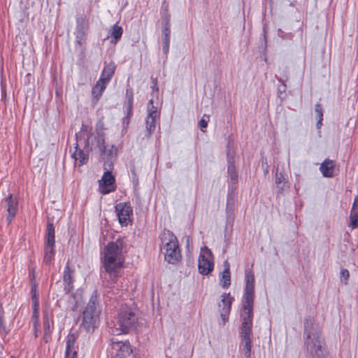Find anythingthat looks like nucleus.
I'll use <instances>...</instances> for the list:
<instances>
[{
  "label": "nucleus",
  "instance_id": "f257e3e1",
  "mask_svg": "<svg viewBox=\"0 0 358 358\" xmlns=\"http://www.w3.org/2000/svg\"><path fill=\"white\" fill-rule=\"evenodd\" d=\"M255 298V275L252 270L245 271V287L243 295V322L241 327V338H249L252 333L253 306Z\"/></svg>",
  "mask_w": 358,
  "mask_h": 358
},
{
  "label": "nucleus",
  "instance_id": "f03ea898",
  "mask_svg": "<svg viewBox=\"0 0 358 358\" xmlns=\"http://www.w3.org/2000/svg\"><path fill=\"white\" fill-rule=\"evenodd\" d=\"M123 247L124 241L119 238L115 242L109 243L104 248L103 266L113 283L116 282L118 277L117 269L122 266Z\"/></svg>",
  "mask_w": 358,
  "mask_h": 358
},
{
  "label": "nucleus",
  "instance_id": "7ed1b4c3",
  "mask_svg": "<svg viewBox=\"0 0 358 358\" xmlns=\"http://www.w3.org/2000/svg\"><path fill=\"white\" fill-rule=\"evenodd\" d=\"M313 319H306L304 323L305 343L309 358H327L324 343L317 328L313 327Z\"/></svg>",
  "mask_w": 358,
  "mask_h": 358
},
{
  "label": "nucleus",
  "instance_id": "20e7f679",
  "mask_svg": "<svg viewBox=\"0 0 358 358\" xmlns=\"http://www.w3.org/2000/svg\"><path fill=\"white\" fill-rule=\"evenodd\" d=\"M138 322L136 310L128 306H122L117 315V324L110 328V333L117 336L128 334L136 329Z\"/></svg>",
  "mask_w": 358,
  "mask_h": 358
},
{
  "label": "nucleus",
  "instance_id": "39448f33",
  "mask_svg": "<svg viewBox=\"0 0 358 358\" xmlns=\"http://www.w3.org/2000/svg\"><path fill=\"white\" fill-rule=\"evenodd\" d=\"M101 308L96 301V295L92 294L83 312L81 327L92 333L98 327Z\"/></svg>",
  "mask_w": 358,
  "mask_h": 358
},
{
  "label": "nucleus",
  "instance_id": "423d86ee",
  "mask_svg": "<svg viewBox=\"0 0 358 358\" xmlns=\"http://www.w3.org/2000/svg\"><path fill=\"white\" fill-rule=\"evenodd\" d=\"M160 238L162 245L161 250L165 260L172 264L177 263L181 258L177 238L172 232L167 231L161 234Z\"/></svg>",
  "mask_w": 358,
  "mask_h": 358
},
{
  "label": "nucleus",
  "instance_id": "0eeeda50",
  "mask_svg": "<svg viewBox=\"0 0 358 358\" xmlns=\"http://www.w3.org/2000/svg\"><path fill=\"white\" fill-rule=\"evenodd\" d=\"M75 277V271L69 266V262L66 263L63 272V285L59 282H56L55 285L52 287V289L57 292L58 297H62L64 294L70 293L73 289V282Z\"/></svg>",
  "mask_w": 358,
  "mask_h": 358
},
{
  "label": "nucleus",
  "instance_id": "6e6552de",
  "mask_svg": "<svg viewBox=\"0 0 358 358\" xmlns=\"http://www.w3.org/2000/svg\"><path fill=\"white\" fill-rule=\"evenodd\" d=\"M214 268L213 255L207 247L201 249L198 259L199 271L202 275H208L213 271Z\"/></svg>",
  "mask_w": 358,
  "mask_h": 358
},
{
  "label": "nucleus",
  "instance_id": "1a4fd4ad",
  "mask_svg": "<svg viewBox=\"0 0 358 358\" xmlns=\"http://www.w3.org/2000/svg\"><path fill=\"white\" fill-rule=\"evenodd\" d=\"M45 238L44 262L46 264H48L51 262L55 255V227L53 224L49 222L47 224Z\"/></svg>",
  "mask_w": 358,
  "mask_h": 358
},
{
  "label": "nucleus",
  "instance_id": "9d476101",
  "mask_svg": "<svg viewBox=\"0 0 358 358\" xmlns=\"http://www.w3.org/2000/svg\"><path fill=\"white\" fill-rule=\"evenodd\" d=\"M104 169L106 171L104 172L101 180L99 181V189L103 194H106L115 190V178L110 172L111 169H109V167L107 168L106 166Z\"/></svg>",
  "mask_w": 358,
  "mask_h": 358
},
{
  "label": "nucleus",
  "instance_id": "9b49d317",
  "mask_svg": "<svg viewBox=\"0 0 358 358\" xmlns=\"http://www.w3.org/2000/svg\"><path fill=\"white\" fill-rule=\"evenodd\" d=\"M115 208L120 224L122 226H127L131 222V216L132 215V208L130 205L126 203H119Z\"/></svg>",
  "mask_w": 358,
  "mask_h": 358
},
{
  "label": "nucleus",
  "instance_id": "f8f14e48",
  "mask_svg": "<svg viewBox=\"0 0 358 358\" xmlns=\"http://www.w3.org/2000/svg\"><path fill=\"white\" fill-rule=\"evenodd\" d=\"M111 345L113 349L118 351L117 355L120 358H126L132 353V350L128 343H123L122 341L112 338Z\"/></svg>",
  "mask_w": 358,
  "mask_h": 358
},
{
  "label": "nucleus",
  "instance_id": "ddd939ff",
  "mask_svg": "<svg viewBox=\"0 0 358 358\" xmlns=\"http://www.w3.org/2000/svg\"><path fill=\"white\" fill-rule=\"evenodd\" d=\"M6 203H7V212L8 215L6 220L8 224H10L13 219L15 217L17 210H18V202L16 199L13 197V195L10 194L6 199Z\"/></svg>",
  "mask_w": 358,
  "mask_h": 358
},
{
  "label": "nucleus",
  "instance_id": "4468645a",
  "mask_svg": "<svg viewBox=\"0 0 358 358\" xmlns=\"http://www.w3.org/2000/svg\"><path fill=\"white\" fill-rule=\"evenodd\" d=\"M77 335L75 333H70L66 338V357L77 356L76 343Z\"/></svg>",
  "mask_w": 358,
  "mask_h": 358
},
{
  "label": "nucleus",
  "instance_id": "2eb2a0df",
  "mask_svg": "<svg viewBox=\"0 0 358 358\" xmlns=\"http://www.w3.org/2000/svg\"><path fill=\"white\" fill-rule=\"evenodd\" d=\"M224 269L220 274V282L222 288H228L231 285L230 265L227 261L224 262Z\"/></svg>",
  "mask_w": 358,
  "mask_h": 358
},
{
  "label": "nucleus",
  "instance_id": "dca6fc26",
  "mask_svg": "<svg viewBox=\"0 0 358 358\" xmlns=\"http://www.w3.org/2000/svg\"><path fill=\"white\" fill-rule=\"evenodd\" d=\"M115 69L116 66L113 62L106 64L102 71L99 80H101V81L105 82V83H108L115 73Z\"/></svg>",
  "mask_w": 358,
  "mask_h": 358
},
{
  "label": "nucleus",
  "instance_id": "f3484780",
  "mask_svg": "<svg viewBox=\"0 0 358 358\" xmlns=\"http://www.w3.org/2000/svg\"><path fill=\"white\" fill-rule=\"evenodd\" d=\"M283 76L285 78L282 79V78H278L279 83L280 84L278 87V96L281 100H284L287 97L286 93V81L289 79V72L287 68L282 70Z\"/></svg>",
  "mask_w": 358,
  "mask_h": 358
},
{
  "label": "nucleus",
  "instance_id": "a211bd4d",
  "mask_svg": "<svg viewBox=\"0 0 358 358\" xmlns=\"http://www.w3.org/2000/svg\"><path fill=\"white\" fill-rule=\"evenodd\" d=\"M320 170L324 177L331 178L333 176L334 170V162L333 160L325 159L320 165Z\"/></svg>",
  "mask_w": 358,
  "mask_h": 358
},
{
  "label": "nucleus",
  "instance_id": "6ab92c4d",
  "mask_svg": "<svg viewBox=\"0 0 358 358\" xmlns=\"http://www.w3.org/2000/svg\"><path fill=\"white\" fill-rule=\"evenodd\" d=\"M74 148L75 151L71 154V157L75 161H78V166L85 164L88 159L87 155L85 154L84 152L78 148V143H76Z\"/></svg>",
  "mask_w": 358,
  "mask_h": 358
},
{
  "label": "nucleus",
  "instance_id": "aec40b11",
  "mask_svg": "<svg viewBox=\"0 0 358 358\" xmlns=\"http://www.w3.org/2000/svg\"><path fill=\"white\" fill-rule=\"evenodd\" d=\"M221 297V302L218 304L220 310H225V313H229L234 298L231 296L230 293H224L222 294Z\"/></svg>",
  "mask_w": 358,
  "mask_h": 358
},
{
  "label": "nucleus",
  "instance_id": "412c9836",
  "mask_svg": "<svg viewBox=\"0 0 358 358\" xmlns=\"http://www.w3.org/2000/svg\"><path fill=\"white\" fill-rule=\"evenodd\" d=\"M350 227L355 229L358 226V196H356L350 213Z\"/></svg>",
  "mask_w": 358,
  "mask_h": 358
},
{
  "label": "nucleus",
  "instance_id": "4be33fe9",
  "mask_svg": "<svg viewBox=\"0 0 358 358\" xmlns=\"http://www.w3.org/2000/svg\"><path fill=\"white\" fill-rule=\"evenodd\" d=\"M126 98L127 99V103L125 104L126 110H127V117L130 118L132 115V109H133V100H134V94L133 90L131 89H127L126 90Z\"/></svg>",
  "mask_w": 358,
  "mask_h": 358
},
{
  "label": "nucleus",
  "instance_id": "5701e85b",
  "mask_svg": "<svg viewBox=\"0 0 358 358\" xmlns=\"http://www.w3.org/2000/svg\"><path fill=\"white\" fill-rule=\"evenodd\" d=\"M107 84L108 83H105V82L101 81V80L99 79L92 90V94L93 97L99 99L106 89Z\"/></svg>",
  "mask_w": 358,
  "mask_h": 358
},
{
  "label": "nucleus",
  "instance_id": "b1692460",
  "mask_svg": "<svg viewBox=\"0 0 358 358\" xmlns=\"http://www.w3.org/2000/svg\"><path fill=\"white\" fill-rule=\"evenodd\" d=\"M240 348L243 352V354L246 358H250L251 355V338H241V342Z\"/></svg>",
  "mask_w": 358,
  "mask_h": 358
},
{
  "label": "nucleus",
  "instance_id": "393cba45",
  "mask_svg": "<svg viewBox=\"0 0 358 358\" xmlns=\"http://www.w3.org/2000/svg\"><path fill=\"white\" fill-rule=\"evenodd\" d=\"M156 119L157 118H154V117H149V116L146 117L145 128H146V131H147V134H146L147 137H150V135L155 130V128H156V124H155Z\"/></svg>",
  "mask_w": 358,
  "mask_h": 358
},
{
  "label": "nucleus",
  "instance_id": "a878e982",
  "mask_svg": "<svg viewBox=\"0 0 358 358\" xmlns=\"http://www.w3.org/2000/svg\"><path fill=\"white\" fill-rule=\"evenodd\" d=\"M77 35L76 37L82 38L84 36V29L86 27V20L83 17H79L77 18Z\"/></svg>",
  "mask_w": 358,
  "mask_h": 358
},
{
  "label": "nucleus",
  "instance_id": "bb28decb",
  "mask_svg": "<svg viewBox=\"0 0 358 358\" xmlns=\"http://www.w3.org/2000/svg\"><path fill=\"white\" fill-rule=\"evenodd\" d=\"M148 115L149 117H154V118H157L159 116V113L157 111V108L153 106V100H150L148 105Z\"/></svg>",
  "mask_w": 358,
  "mask_h": 358
},
{
  "label": "nucleus",
  "instance_id": "cd10ccee",
  "mask_svg": "<svg viewBox=\"0 0 358 358\" xmlns=\"http://www.w3.org/2000/svg\"><path fill=\"white\" fill-rule=\"evenodd\" d=\"M228 173L230 176L231 181L236 183L238 180V174L236 171V168L234 164L229 162L228 166Z\"/></svg>",
  "mask_w": 358,
  "mask_h": 358
},
{
  "label": "nucleus",
  "instance_id": "c85d7f7f",
  "mask_svg": "<svg viewBox=\"0 0 358 358\" xmlns=\"http://www.w3.org/2000/svg\"><path fill=\"white\" fill-rule=\"evenodd\" d=\"M122 32V28L118 26L117 24L113 26L111 35L116 41L121 38Z\"/></svg>",
  "mask_w": 358,
  "mask_h": 358
},
{
  "label": "nucleus",
  "instance_id": "c756f323",
  "mask_svg": "<svg viewBox=\"0 0 358 358\" xmlns=\"http://www.w3.org/2000/svg\"><path fill=\"white\" fill-rule=\"evenodd\" d=\"M169 17H166L163 20V37H169L171 35V29L169 24Z\"/></svg>",
  "mask_w": 358,
  "mask_h": 358
},
{
  "label": "nucleus",
  "instance_id": "7c9ffc66",
  "mask_svg": "<svg viewBox=\"0 0 358 358\" xmlns=\"http://www.w3.org/2000/svg\"><path fill=\"white\" fill-rule=\"evenodd\" d=\"M43 329L45 333V342H48L47 336L50 332V322L48 317V315L44 316Z\"/></svg>",
  "mask_w": 358,
  "mask_h": 358
},
{
  "label": "nucleus",
  "instance_id": "2f4dec72",
  "mask_svg": "<svg viewBox=\"0 0 358 358\" xmlns=\"http://www.w3.org/2000/svg\"><path fill=\"white\" fill-rule=\"evenodd\" d=\"M169 43L170 38L169 37H163L162 39V50L165 55H167L169 50Z\"/></svg>",
  "mask_w": 358,
  "mask_h": 358
},
{
  "label": "nucleus",
  "instance_id": "473e14b6",
  "mask_svg": "<svg viewBox=\"0 0 358 358\" xmlns=\"http://www.w3.org/2000/svg\"><path fill=\"white\" fill-rule=\"evenodd\" d=\"M113 148L114 147L113 146L112 149L110 150H109V152H108L109 159L105 163V166L109 167V169H112L113 168V159L115 157V155H113Z\"/></svg>",
  "mask_w": 358,
  "mask_h": 358
},
{
  "label": "nucleus",
  "instance_id": "72a5a7b5",
  "mask_svg": "<svg viewBox=\"0 0 358 358\" xmlns=\"http://www.w3.org/2000/svg\"><path fill=\"white\" fill-rule=\"evenodd\" d=\"M349 277H350V273H349L348 270L345 268V269H342L341 271V275H340L341 280L345 285L347 284Z\"/></svg>",
  "mask_w": 358,
  "mask_h": 358
},
{
  "label": "nucleus",
  "instance_id": "f704fd0d",
  "mask_svg": "<svg viewBox=\"0 0 358 358\" xmlns=\"http://www.w3.org/2000/svg\"><path fill=\"white\" fill-rule=\"evenodd\" d=\"M209 118V116H206V115H204V116L199 121V124L202 131H204L203 129L207 127Z\"/></svg>",
  "mask_w": 358,
  "mask_h": 358
},
{
  "label": "nucleus",
  "instance_id": "c9c22d12",
  "mask_svg": "<svg viewBox=\"0 0 358 358\" xmlns=\"http://www.w3.org/2000/svg\"><path fill=\"white\" fill-rule=\"evenodd\" d=\"M315 112L317 114V117L318 119L322 120L323 119V113H322V106L320 103H317L315 106Z\"/></svg>",
  "mask_w": 358,
  "mask_h": 358
},
{
  "label": "nucleus",
  "instance_id": "e433bc0d",
  "mask_svg": "<svg viewBox=\"0 0 358 358\" xmlns=\"http://www.w3.org/2000/svg\"><path fill=\"white\" fill-rule=\"evenodd\" d=\"M31 293L32 302L35 301L36 300L38 301V294H37V292H36V284L31 285Z\"/></svg>",
  "mask_w": 358,
  "mask_h": 358
},
{
  "label": "nucleus",
  "instance_id": "4c0bfd02",
  "mask_svg": "<svg viewBox=\"0 0 358 358\" xmlns=\"http://www.w3.org/2000/svg\"><path fill=\"white\" fill-rule=\"evenodd\" d=\"M285 178L283 174L282 173L277 172L276 176H275V183H276L277 186H279L280 185H281V183L283 182V181H285Z\"/></svg>",
  "mask_w": 358,
  "mask_h": 358
},
{
  "label": "nucleus",
  "instance_id": "58836bf2",
  "mask_svg": "<svg viewBox=\"0 0 358 358\" xmlns=\"http://www.w3.org/2000/svg\"><path fill=\"white\" fill-rule=\"evenodd\" d=\"M220 316L224 322H225L228 318V315L229 313H225V310H220Z\"/></svg>",
  "mask_w": 358,
  "mask_h": 358
},
{
  "label": "nucleus",
  "instance_id": "ea45409f",
  "mask_svg": "<svg viewBox=\"0 0 358 358\" xmlns=\"http://www.w3.org/2000/svg\"><path fill=\"white\" fill-rule=\"evenodd\" d=\"M152 82H153V84H154L152 87V94H154L155 92L157 93L159 89H158V87H157V79L156 78L153 79Z\"/></svg>",
  "mask_w": 358,
  "mask_h": 358
},
{
  "label": "nucleus",
  "instance_id": "a19ab883",
  "mask_svg": "<svg viewBox=\"0 0 358 358\" xmlns=\"http://www.w3.org/2000/svg\"><path fill=\"white\" fill-rule=\"evenodd\" d=\"M39 308V302L36 300L35 301H33V311L35 312V313H37L38 312Z\"/></svg>",
  "mask_w": 358,
  "mask_h": 358
},
{
  "label": "nucleus",
  "instance_id": "79ce46f5",
  "mask_svg": "<svg viewBox=\"0 0 358 358\" xmlns=\"http://www.w3.org/2000/svg\"><path fill=\"white\" fill-rule=\"evenodd\" d=\"M278 187L279 188L280 190L282 191L284 190L285 189L287 188L288 187V185H287V182L286 181V180L285 181H283V182L281 183V185H280L279 186H278Z\"/></svg>",
  "mask_w": 358,
  "mask_h": 358
},
{
  "label": "nucleus",
  "instance_id": "37998d69",
  "mask_svg": "<svg viewBox=\"0 0 358 358\" xmlns=\"http://www.w3.org/2000/svg\"><path fill=\"white\" fill-rule=\"evenodd\" d=\"M33 319L35 320L34 324H36L38 322V312L37 313H35L34 311H33Z\"/></svg>",
  "mask_w": 358,
  "mask_h": 358
},
{
  "label": "nucleus",
  "instance_id": "c03bdc74",
  "mask_svg": "<svg viewBox=\"0 0 358 358\" xmlns=\"http://www.w3.org/2000/svg\"><path fill=\"white\" fill-rule=\"evenodd\" d=\"M322 120L318 119V121L317 122V127L319 129L322 125Z\"/></svg>",
  "mask_w": 358,
  "mask_h": 358
},
{
  "label": "nucleus",
  "instance_id": "a18cd8bd",
  "mask_svg": "<svg viewBox=\"0 0 358 358\" xmlns=\"http://www.w3.org/2000/svg\"><path fill=\"white\" fill-rule=\"evenodd\" d=\"M65 358H77V356H70V357H66Z\"/></svg>",
  "mask_w": 358,
  "mask_h": 358
},
{
  "label": "nucleus",
  "instance_id": "49530a36",
  "mask_svg": "<svg viewBox=\"0 0 358 358\" xmlns=\"http://www.w3.org/2000/svg\"><path fill=\"white\" fill-rule=\"evenodd\" d=\"M106 148H103L102 152H105Z\"/></svg>",
  "mask_w": 358,
  "mask_h": 358
},
{
  "label": "nucleus",
  "instance_id": "de8ad7c7",
  "mask_svg": "<svg viewBox=\"0 0 358 358\" xmlns=\"http://www.w3.org/2000/svg\"><path fill=\"white\" fill-rule=\"evenodd\" d=\"M11 358H14V357H11Z\"/></svg>",
  "mask_w": 358,
  "mask_h": 358
}]
</instances>
